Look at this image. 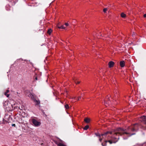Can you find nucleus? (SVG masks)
Wrapping results in <instances>:
<instances>
[{
	"label": "nucleus",
	"instance_id": "f257e3e1",
	"mask_svg": "<svg viewBox=\"0 0 146 146\" xmlns=\"http://www.w3.org/2000/svg\"><path fill=\"white\" fill-rule=\"evenodd\" d=\"M138 128V124H135L129 126L127 130H124L120 128H117L115 131L112 132V133L111 135L109 134L110 136L108 137L107 136L105 138L106 139H107L108 140H106L104 142L102 143V146H106V143L108 142H109L110 144L113 143H115L119 139V135H126L130 136L134 135L135 133H132L131 132L137 131Z\"/></svg>",
	"mask_w": 146,
	"mask_h": 146
},
{
	"label": "nucleus",
	"instance_id": "f03ea898",
	"mask_svg": "<svg viewBox=\"0 0 146 146\" xmlns=\"http://www.w3.org/2000/svg\"><path fill=\"white\" fill-rule=\"evenodd\" d=\"M110 95L108 96L104 100V104L106 106H107L112 103L110 101V100L111 98H110Z\"/></svg>",
	"mask_w": 146,
	"mask_h": 146
},
{
	"label": "nucleus",
	"instance_id": "7ed1b4c3",
	"mask_svg": "<svg viewBox=\"0 0 146 146\" xmlns=\"http://www.w3.org/2000/svg\"><path fill=\"white\" fill-rule=\"evenodd\" d=\"M112 132L110 131H107L106 133H104L103 134H102L100 135L99 133H95V135L97 136L98 137H100L101 136H102L103 138H105L107 136H108V137L110 136L109 134L111 135V134L112 133Z\"/></svg>",
	"mask_w": 146,
	"mask_h": 146
},
{
	"label": "nucleus",
	"instance_id": "20e7f679",
	"mask_svg": "<svg viewBox=\"0 0 146 146\" xmlns=\"http://www.w3.org/2000/svg\"><path fill=\"white\" fill-rule=\"evenodd\" d=\"M32 121L34 125L35 126H38L40 125L41 124V122L40 121H38L35 118H33L32 119Z\"/></svg>",
	"mask_w": 146,
	"mask_h": 146
},
{
	"label": "nucleus",
	"instance_id": "39448f33",
	"mask_svg": "<svg viewBox=\"0 0 146 146\" xmlns=\"http://www.w3.org/2000/svg\"><path fill=\"white\" fill-rule=\"evenodd\" d=\"M6 108L9 111H12L14 110L13 106L10 103L7 104V106H6Z\"/></svg>",
	"mask_w": 146,
	"mask_h": 146
},
{
	"label": "nucleus",
	"instance_id": "423d86ee",
	"mask_svg": "<svg viewBox=\"0 0 146 146\" xmlns=\"http://www.w3.org/2000/svg\"><path fill=\"white\" fill-rule=\"evenodd\" d=\"M34 102L36 103V105H38L40 103V102L39 100H37L34 98H33Z\"/></svg>",
	"mask_w": 146,
	"mask_h": 146
},
{
	"label": "nucleus",
	"instance_id": "0eeeda50",
	"mask_svg": "<svg viewBox=\"0 0 146 146\" xmlns=\"http://www.w3.org/2000/svg\"><path fill=\"white\" fill-rule=\"evenodd\" d=\"M114 64V62L113 61H110L108 63V65L110 68H111L113 67Z\"/></svg>",
	"mask_w": 146,
	"mask_h": 146
},
{
	"label": "nucleus",
	"instance_id": "6e6552de",
	"mask_svg": "<svg viewBox=\"0 0 146 146\" xmlns=\"http://www.w3.org/2000/svg\"><path fill=\"white\" fill-rule=\"evenodd\" d=\"M125 63L124 61H120V66L122 67H124L125 65Z\"/></svg>",
	"mask_w": 146,
	"mask_h": 146
},
{
	"label": "nucleus",
	"instance_id": "1a4fd4ad",
	"mask_svg": "<svg viewBox=\"0 0 146 146\" xmlns=\"http://www.w3.org/2000/svg\"><path fill=\"white\" fill-rule=\"evenodd\" d=\"M84 121L86 123H89L90 121V119L88 118H86L84 119Z\"/></svg>",
	"mask_w": 146,
	"mask_h": 146
},
{
	"label": "nucleus",
	"instance_id": "9d476101",
	"mask_svg": "<svg viewBox=\"0 0 146 146\" xmlns=\"http://www.w3.org/2000/svg\"><path fill=\"white\" fill-rule=\"evenodd\" d=\"M23 107H22L21 108H20L19 106H15L14 107V110H18L19 109H20L21 110H23Z\"/></svg>",
	"mask_w": 146,
	"mask_h": 146
},
{
	"label": "nucleus",
	"instance_id": "9b49d317",
	"mask_svg": "<svg viewBox=\"0 0 146 146\" xmlns=\"http://www.w3.org/2000/svg\"><path fill=\"white\" fill-rule=\"evenodd\" d=\"M121 17L123 18H125L126 17V15L123 13H122L121 14Z\"/></svg>",
	"mask_w": 146,
	"mask_h": 146
},
{
	"label": "nucleus",
	"instance_id": "f8f14e48",
	"mask_svg": "<svg viewBox=\"0 0 146 146\" xmlns=\"http://www.w3.org/2000/svg\"><path fill=\"white\" fill-rule=\"evenodd\" d=\"M73 80H74V82L76 84H79L80 82V81H77V79H73Z\"/></svg>",
	"mask_w": 146,
	"mask_h": 146
},
{
	"label": "nucleus",
	"instance_id": "ddd939ff",
	"mask_svg": "<svg viewBox=\"0 0 146 146\" xmlns=\"http://www.w3.org/2000/svg\"><path fill=\"white\" fill-rule=\"evenodd\" d=\"M52 32V29H48V30L47 32V33L49 35H50Z\"/></svg>",
	"mask_w": 146,
	"mask_h": 146
},
{
	"label": "nucleus",
	"instance_id": "4468645a",
	"mask_svg": "<svg viewBox=\"0 0 146 146\" xmlns=\"http://www.w3.org/2000/svg\"><path fill=\"white\" fill-rule=\"evenodd\" d=\"M56 144L58 146H66V145L60 143H57Z\"/></svg>",
	"mask_w": 146,
	"mask_h": 146
},
{
	"label": "nucleus",
	"instance_id": "2eb2a0df",
	"mask_svg": "<svg viewBox=\"0 0 146 146\" xmlns=\"http://www.w3.org/2000/svg\"><path fill=\"white\" fill-rule=\"evenodd\" d=\"M89 127V126L88 125H86L83 128L84 130H87Z\"/></svg>",
	"mask_w": 146,
	"mask_h": 146
},
{
	"label": "nucleus",
	"instance_id": "dca6fc26",
	"mask_svg": "<svg viewBox=\"0 0 146 146\" xmlns=\"http://www.w3.org/2000/svg\"><path fill=\"white\" fill-rule=\"evenodd\" d=\"M58 27L59 29H65V27H64L63 25H61L60 26H58Z\"/></svg>",
	"mask_w": 146,
	"mask_h": 146
},
{
	"label": "nucleus",
	"instance_id": "f3484780",
	"mask_svg": "<svg viewBox=\"0 0 146 146\" xmlns=\"http://www.w3.org/2000/svg\"><path fill=\"white\" fill-rule=\"evenodd\" d=\"M65 108H66V109H67L69 108V105L68 104H66L65 105Z\"/></svg>",
	"mask_w": 146,
	"mask_h": 146
},
{
	"label": "nucleus",
	"instance_id": "a211bd4d",
	"mask_svg": "<svg viewBox=\"0 0 146 146\" xmlns=\"http://www.w3.org/2000/svg\"><path fill=\"white\" fill-rule=\"evenodd\" d=\"M7 93L5 92L4 93V95L6 96L7 97H8L9 96V94H7Z\"/></svg>",
	"mask_w": 146,
	"mask_h": 146
},
{
	"label": "nucleus",
	"instance_id": "6ab92c4d",
	"mask_svg": "<svg viewBox=\"0 0 146 146\" xmlns=\"http://www.w3.org/2000/svg\"><path fill=\"white\" fill-rule=\"evenodd\" d=\"M99 141L100 142H101L102 141V138H103L102 137V136H100V137H99Z\"/></svg>",
	"mask_w": 146,
	"mask_h": 146
},
{
	"label": "nucleus",
	"instance_id": "aec40b11",
	"mask_svg": "<svg viewBox=\"0 0 146 146\" xmlns=\"http://www.w3.org/2000/svg\"><path fill=\"white\" fill-rule=\"evenodd\" d=\"M108 9L107 8H105L103 9V11L104 13H106V12L107 11Z\"/></svg>",
	"mask_w": 146,
	"mask_h": 146
},
{
	"label": "nucleus",
	"instance_id": "412c9836",
	"mask_svg": "<svg viewBox=\"0 0 146 146\" xmlns=\"http://www.w3.org/2000/svg\"><path fill=\"white\" fill-rule=\"evenodd\" d=\"M68 24L67 23H65V25L66 26H68Z\"/></svg>",
	"mask_w": 146,
	"mask_h": 146
},
{
	"label": "nucleus",
	"instance_id": "4be33fe9",
	"mask_svg": "<svg viewBox=\"0 0 146 146\" xmlns=\"http://www.w3.org/2000/svg\"><path fill=\"white\" fill-rule=\"evenodd\" d=\"M3 122L4 123H7V121H5V119H3Z\"/></svg>",
	"mask_w": 146,
	"mask_h": 146
},
{
	"label": "nucleus",
	"instance_id": "5701e85b",
	"mask_svg": "<svg viewBox=\"0 0 146 146\" xmlns=\"http://www.w3.org/2000/svg\"><path fill=\"white\" fill-rule=\"evenodd\" d=\"M12 126H13L15 127V124H12Z\"/></svg>",
	"mask_w": 146,
	"mask_h": 146
},
{
	"label": "nucleus",
	"instance_id": "b1692460",
	"mask_svg": "<svg viewBox=\"0 0 146 146\" xmlns=\"http://www.w3.org/2000/svg\"><path fill=\"white\" fill-rule=\"evenodd\" d=\"M9 92V91L8 90H6V92L7 93H8Z\"/></svg>",
	"mask_w": 146,
	"mask_h": 146
},
{
	"label": "nucleus",
	"instance_id": "393cba45",
	"mask_svg": "<svg viewBox=\"0 0 146 146\" xmlns=\"http://www.w3.org/2000/svg\"><path fill=\"white\" fill-rule=\"evenodd\" d=\"M143 17H144L145 18L146 17V14H145L143 15Z\"/></svg>",
	"mask_w": 146,
	"mask_h": 146
},
{
	"label": "nucleus",
	"instance_id": "a878e982",
	"mask_svg": "<svg viewBox=\"0 0 146 146\" xmlns=\"http://www.w3.org/2000/svg\"><path fill=\"white\" fill-rule=\"evenodd\" d=\"M80 98H81V97H78V100H79L80 99Z\"/></svg>",
	"mask_w": 146,
	"mask_h": 146
},
{
	"label": "nucleus",
	"instance_id": "bb28decb",
	"mask_svg": "<svg viewBox=\"0 0 146 146\" xmlns=\"http://www.w3.org/2000/svg\"><path fill=\"white\" fill-rule=\"evenodd\" d=\"M35 79L36 80H37V78L36 77V76L35 78Z\"/></svg>",
	"mask_w": 146,
	"mask_h": 146
},
{
	"label": "nucleus",
	"instance_id": "cd10ccee",
	"mask_svg": "<svg viewBox=\"0 0 146 146\" xmlns=\"http://www.w3.org/2000/svg\"><path fill=\"white\" fill-rule=\"evenodd\" d=\"M116 95H116L115 94V96H114V99H115V97H116V96H117Z\"/></svg>",
	"mask_w": 146,
	"mask_h": 146
},
{
	"label": "nucleus",
	"instance_id": "c85d7f7f",
	"mask_svg": "<svg viewBox=\"0 0 146 146\" xmlns=\"http://www.w3.org/2000/svg\"><path fill=\"white\" fill-rule=\"evenodd\" d=\"M118 93V91H116V94H117Z\"/></svg>",
	"mask_w": 146,
	"mask_h": 146
},
{
	"label": "nucleus",
	"instance_id": "c756f323",
	"mask_svg": "<svg viewBox=\"0 0 146 146\" xmlns=\"http://www.w3.org/2000/svg\"><path fill=\"white\" fill-rule=\"evenodd\" d=\"M9 1H12L13 0H9Z\"/></svg>",
	"mask_w": 146,
	"mask_h": 146
},
{
	"label": "nucleus",
	"instance_id": "7c9ffc66",
	"mask_svg": "<svg viewBox=\"0 0 146 146\" xmlns=\"http://www.w3.org/2000/svg\"><path fill=\"white\" fill-rule=\"evenodd\" d=\"M135 35V34H133V36L134 35Z\"/></svg>",
	"mask_w": 146,
	"mask_h": 146
},
{
	"label": "nucleus",
	"instance_id": "2f4dec72",
	"mask_svg": "<svg viewBox=\"0 0 146 146\" xmlns=\"http://www.w3.org/2000/svg\"><path fill=\"white\" fill-rule=\"evenodd\" d=\"M114 104H116V103H114Z\"/></svg>",
	"mask_w": 146,
	"mask_h": 146
},
{
	"label": "nucleus",
	"instance_id": "473e14b6",
	"mask_svg": "<svg viewBox=\"0 0 146 146\" xmlns=\"http://www.w3.org/2000/svg\"><path fill=\"white\" fill-rule=\"evenodd\" d=\"M7 10H10V9L8 10L7 9Z\"/></svg>",
	"mask_w": 146,
	"mask_h": 146
}]
</instances>
